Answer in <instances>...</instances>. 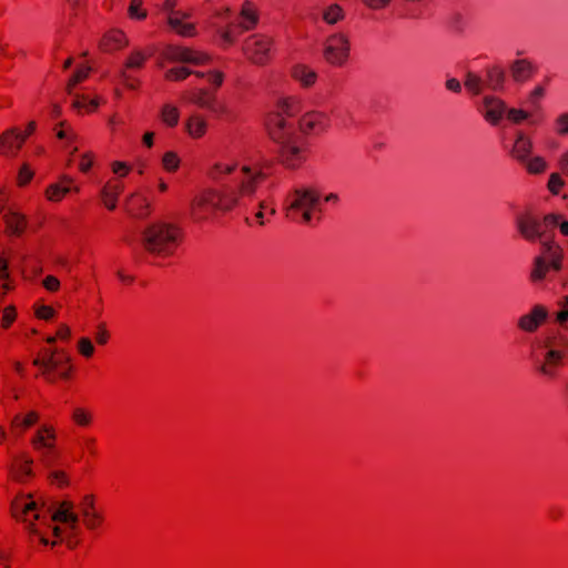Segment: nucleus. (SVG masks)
<instances>
[{
    "instance_id": "obj_62",
    "label": "nucleus",
    "mask_w": 568,
    "mask_h": 568,
    "mask_svg": "<svg viewBox=\"0 0 568 568\" xmlns=\"http://www.w3.org/2000/svg\"><path fill=\"white\" fill-rule=\"evenodd\" d=\"M528 118V113L520 109H510L508 111V119L515 123H519Z\"/></svg>"
},
{
    "instance_id": "obj_46",
    "label": "nucleus",
    "mask_w": 568,
    "mask_h": 568,
    "mask_svg": "<svg viewBox=\"0 0 568 568\" xmlns=\"http://www.w3.org/2000/svg\"><path fill=\"white\" fill-rule=\"evenodd\" d=\"M143 2L142 0H131L128 14L131 19L136 20H144L148 16V12L145 9H143Z\"/></svg>"
},
{
    "instance_id": "obj_6",
    "label": "nucleus",
    "mask_w": 568,
    "mask_h": 568,
    "mask_svg": "<svg viewBox=\"0 0 568 568\" xmlns=\"http://www.w3.org/2000/svg\"><path fill=\"white\" fill-rule=\"evenodd\" d=\"M290 205L287 206V216L302 223H310L313 216L320 220V194L312 189L294 190L290 194Z\"/></svg>"
},
{
    "instance_id": "obj_22",
    "label": "nucleus",
    "mask_w": 568,
    "mask_h": 568,
    "mask_svg": "<svg viewBox=\"0 0 568 568\" xmlns=\"http://www.w3.org/2000/svg\"><path fill=\"white\" fill-rule=\"evenodd\" d=\"M187 13L182 11L172 12L168 17V24L179 36L192 38L196 36L195 24L185 22L184 19L189 18Z\"/></svg>"
},
{
    "instance_id": "obj_60",
    "label": "nucleus",
    "mask_w": 568,
    "mask_h": 568,
    "mask_svg": "<svg viewBox=\"0 0 568 568\" xmlns=\"http://www.w3.org/2000/svg\"><path fill=\"white\" fill-rule=\"evenodd\" d=\"M82 447L85 452H88L91 456H97V440L93 437H84L82 439Z\"/></svg>"
},
{
    "instance_id": "obj_23",
    "label": "nucleus",
    "mask_w": 568,
    "mask_h": 568,
    "mask_svg": "<svg viewBox=\"0 0 568 568\" xmlns=\"http://www.w3.org/2000/svg\"><path fill=\"white\" fill-rule=\"evenodd\" d=\"M124 190L123 183L119 179H110L101 191V199L109 211L116 209L118 199Z\"/></svg>"
},
{
    "instance_id": "obj_18",
    "label": "nucleus",
    "mask_w": 568,
    "mask_h": 568,
    "mask_svg": "<svg viewBox=\"0 0 568 568\" xmlns=\"http://www.w3.org/2000/svg\"><path fill=\"white\" fill-rule=\"evenodd\" d=\"M57 440L55 429L51 425H42L31 439V445L34 450H47L42 455V460L47 463L50 458V452L54 448Z\"/></svg>"
},
{
    "instance_id": "obj_57",
    "label": "nucleus",
    "mask_w": 568,
    "mask_h": 568,
    "mask_svg": "<svg viewBox=\"0 0 568 568\" xmlns=\"http://www.w3.org/2000/svg\"><path fill=\"white\" fill-rule=\"evenodd\" d=\"M111 169H112V172L114 174L119 175L120 178L126 176L131 171L130 165H128L125 162H122V161L112 162Z\"/></svg>"
},
{
    "instance_id": "obj_4",
    "label": "nucleus",
    "mask_w": 568,
    "mask_h": 568,
    "mask_svg": "<svg viewBox=\"0 0 568 568\" xmlns=\"http://www.w3.org/2000/svg\"><path fill=\"white\" fill-rule=\"evenodd\" d=\"M32 363L40 368L41 375L49 383L70 378L72 366L69 356L62 349L43 347L38 352Z\"/></svg>"
},
{
    "instance_id": "obj_28",
    "label": "nucleus",
    "mask_w": 568,
    "mask_h": 568,
    "mask_svg": "<svg viewBox=\"0 0 568 568\" xmlns=\"http://www.w3.org/2000/svg\"><path fill=\"white\" fill-rule=\"evenodd\" d=\"M73 508L74 506L72 501L64 500L51 516V519L53 521L71 524L72 527H75L79 521V515L74 513Z\"/></svg>"
},
{
    "instance_id": "obj_39",
    "label": "nucleus",
    "mask_w": 568,
    "mask_h": 568,
    "mask_svg": "<svg viewBox=\"0 0 568 568\" xmlns=\"http://www.w3.org/2000/svg\"><path fill=\"white\" fill-rule=\"evenodd\" d=\"M180 119V112L178 108L171 104H164L161 110V120L164 124L170 128L178 125Z\"/></svg>"
},
{
    "instance_id": "obj_27",
    "label": "nucleus",
    "mask_w": 568,
    "mask_h": 568,
    "mask_svg": "<svg viewBox=\"0 0 568 568\" xmlns=\"http://www.w3.org/2000/svg\"><path fill=\"white\" fill-rule=\"evenodd\" d=\"M73 180L62 176L58 182L50 184L45 190V197L51 202H60L72 189Z\"/></svg>"
},
{
    "instance_id": "obj_56",
    "label": "nucleus",
    "mask_w": 568,
    "mask_h": 568,
    "mask_svg": "<svg viewBox=\"0 0 568 568\" xmlns=\"http://www.w3.org/2000/svg\"><path fill=\"white\" fill-rule=\"evenodd\" d=\"M42 285L43 287L51 292V293H54V292H58L60 290V281L57 276L54 275H47L43 281H42Z\"/></svg>"
},
{
    "instance_id": "obj_34",
    "label": "nucleus",
    "mask_w": 568,
    "mask_h": 568,
    "mask_svg": "<svg viewBox=\"0 0 568 568\" xmlns=\"http://www.w3.org/2000/svg\"><path fill=\"white\" fill-rule=\"evenodd\" d=\"M100 105L99 97L89 98L84 94H77L72 101V108L79 113H92Z\"/></svg>"
},
{
    "instance_id": "obj_14",
    "label": "nucleus",
    "mask_w": 568,
    "mask_h": 568,
    "mask_svg": "<svg viewBox=\"0 0 568 568\" xmlns=\"http://www.w3.org/2000/svg\"><path fill=\"white\" fill-rule=\"evenodd\" d=\"M266 128L270 138L277 144L290 142L295 138L294 128L281 112H271L266 119Z\"/></svg>"
},
{
    "instance_id": "obj_64",
    "label": "nucleus",
    "mask_w": 568,
    "mask_h": 568,
    "mask_svg": "<svg viewBox=\"0 0 568 568\" xmlns=\"http://www.w3.org/2000/svg\"><path fill=\"white\" fill-rule=\"evenodd\" d=\"M556 320L560 324L568 321V296L565 297L562 302V310L557 313Z\"/></svg>"
},
{
    "instance_id": "obj_45",
    "label": "nucleus",
    "mask_w": 568,
    "mask_h": 568,
    "mask_svg": "<svg viewBox=\"0 0 568 568\" xmlns=\"http://www.w3.org/2000/svg\"><path fill=\"white\" fill-rule=\"evenodd\" d=\"M344 18V12L341 6L334 3L331 4L323 13V19L329 23L334 24Z\"/></svg>"
},
{
    "instance_id": "obj_12",
    "label": "nucleus",
    "mask_w": 568,
    "mask_h": 568,
    "mask_svg": "<svg viewBox=\"0 0 568 568\" xmlns=\"http://www.w3.org/2000/svg\"><path fill=\"white\" fill-rule=\"evenodd\" d=\"M78 509L82 524L88 530H98L103 526L105 520L104 511L97 505L94 495H84L78 505Z\"/></svg>"
},
{
    "instance_id": "obj_52",
    "label": "nucleus",
    "mask_w": 568,
    "mask_h": 568,
    "mask_svg": "<svg viewBox=\"0 0 568 568\" xmlns=\"http://www.w3.org/2000/svg\"><path fill=\"white\" fill-rule=\"evenodd\" d=\"M465 87L474 94H479L481 91V80L474 73H468L465 80Z\"/></svg>"
},
{
    "instance_id": "obj_8",
    "label": "nucleus",
    "mask_w": 568,
    "mask_h": 568,
    "mask_svg": "<svg viewBox=\"0 0 568 568\" xmlns=\"http://www.w3.org/2000/svg\"><path fill=\"white\" fill-rule=\"evenodd\" d=\"M558 223V216L555 214H548L540 217L531 210H526L519 213L516 217V225L520 235L529 241L536 242L541 240L549 226H555Z\"/></svg>"
},
{
    "instance_id": "obj_25",
    "label": "nucleus",
    "mask_w": 568,
    "mask_h": 568,
    "mask_svg": "<svg viewBox=\"0 0 568 568\" xmlns=\"http://www.w3.org/2000/svg\"><path fill=\"white\" fill-rule=\"evenodd\" d=\"M155 52L156 48L153 44L132 50L124 62L125 69L140 70L144 68L145 62L152 58Z\"/></svg>"
},
{
    "instance_id": "obj_32",
    "label": "nucleus",
    "mask_w": 568,
    "mask_h": 568,
    "mask_svg": "<svg viewBox=\"0 0 568 568\" xmlns=\"http://www.w3.org/2000/svg\"><path fill=\"white\" fill-rule=\"evenodd\" d=\"M532 150V143L529 138L520 134L513 146L511 156L520 163L526 162Z\"/></svg>"
},
{
    "instance_id": "obj_40",
    "label": "nucleus",
    "mask_w": 568,
    "mask_h": 568,
    "mask_svg": "<svg viewBox=\"0 0 568 568\" xmlns=\"http://www.w3.org/2000/svg\"><path fill=\"white\" fill-rule=\"evenodd\" d=\"M91 68L87 65L79 67L74 73L71 75L67 83V92L69 94L72 93L73 89L81 82H83L90 74Z\"/></svg>"
},
{
    "instance_id": "obj_10",
    "label": "nucleus",
    "mask_w": 568,
    "mask_h": 568,
    "mask_svg": "<svg viewBox=\"0 0 568 568\" xmlns=\"http://www.w3.org/2000/svg\"><path fill=\"white\" fill-rule=\"evenodd\" d=\"M274 40L272 37L255 33L247 37L242 44V52L246 60L255 65H266L272 60Z\"/></svg>"
},
{
    "instance_id": "obj_33",
    "label": "nucleus",
    "mask_w": 568,
    "mask_h": 568,
    "mask_svg": "<svg viewBox=\"0 0 568 568\" xmlns=\"http://www.w3.org/2000/svg\"><path fill=\"white\" fill-rule=\"evenodd\" d=\"M185 128L191 138L200 139L206 133L207 123L202 115L192 114L187 119V121L185 123Z\"/></svg>"
},
{
    "instance_id": "obj_26",
    "label": "nucleus",
    "mask_w": 568,
    "mask_h": 568,
    "mask_svg": "<svg viewBox=\"0 0 568 568\" xmlns=\"http://www.w3.org/2000/svg\"><path fill=\"white\" fill-rule=\"evenodd\" d=\"M537 67L526 59H519L510 65V73L516 82H526L536 73Z\"/></svg>"
},
{
    "instance_id": "obj_35",
    "label": "nucleus",
    "mask_w": 568,
    "mask_h": 568,
    "mask_svg": "<svg viewBox=\"0 0 568 568\" xmlns=\"http://www.w3.org/2000/svg\"><path fill=\"white\" fill-rule=\"evenodd\" d=\"M275 112H281L284 118L285 115L295 116L302 111V102L297 98L287 97L278 100Z\"/></svg>"
},
{
    "instance_id": "obj_36",
    "label": "nucleus",
    "mask_w": 568,
    "mask_h": 568,
    "mask_svg": "<svg viewBox=\"0 0 568 568\" xmlns=\"http://www.w3.org/2000/svg\"><path fill=\"white\" fill-rule=\"evenodd\" d=\"M32 464L33 460L27 457L16 460L13 465L14 478L21 483L27 481L33 474Z\"/></svg>"
},
{
    "instance_id": "obj_2",
    "label": "nucleus",
    "mask_w": 568,
    "mask_h": 568,
    "mask_svg": "<svg viewBox=\"0 0 568 568\" xmlns=\"http://www.w3.org/2000/svg\"><path fill=\"white\" fill-rule=\"evenodd\" d=\"M184 241L183 229L175 223L155 222L141 234V246L145 254L156 260L173 257Z\"/></svg>"
},
{
    "instance_id": "obj_30",
    "label": "nucleus",
    "mask_w": 568,
    "mask_h": 568,
    "mask_svg": "<svg viewBox=\"0 0 568 568\" xmlns=\"http://www.w3.org/2000/svg\"><path fill=\"white\" fill-rule=\"evenodd\" d=\"M291 75L305 88L312 87L317 79L315 71L305 64L294 65L291 70Z\"/></svg>"
},
{
    "instance_id": "obj_3",
    "label": "nucleus",
    "mask_w": 568,
    "mask_h": 568,
    "mask_svg": "<svg viewBox=\"0 0 568 568\" xmlns=\"http://www.w3.org/2000/svg\"><path fill=\"white\" fill-rule=\"evenodd\" d=\"M544 348L542 359L536 371L548 379H555L560 368L568 363V336L560 333L549 336L544 341Z\"/></svg>"
},
{
    "instance_id": "obj_42",
    "label": "nucleus",
    "mask_w": 568,
    "mask_h": 568,
    "mask_svg": "<svg viewBox=\"0 0 568 568\" xmlns=\"http://www.w3.org/2000/svg\"><path fill=\"white\" fill-rule=\"evenodd\" d=\"M523 164L530 174H539L545 172L547 169V163L541 156H535L529 160L527 159Z\"/></svg>"
},
{
    "instance_id": "obj_17",
    "label": "nucleus",
    "mask_w": 568,
    "mask_h": 568,
    "mask_svg": "<svg viewBox=\"0 0 568 568\" xmlns=\"http://www.w3.org/2000/svg\"><path fill=\"white\" fill-rule=\"evenodd\" d=\"M26 142V135L19 128H11L0 134V155L14 158Z\"/></svg>"
},
{
    "instance_id": "obj_41",
    "label": "nucleus",
    "mask_w": 568,
    "mask_h": 568,
    "mask_svg": "<svg viewBox=\"0 0 568 568\" xmlns=\"http://www.w3.org/2000/svg\"><path fill=\"white\" fill-rule=\"evenodd\" d=\"M72 420L80 427H88L92 423V414L83 407H77L72 413Z\"/></svg>"
},
{
    "instance_id": "obj_51",
    "label": "nucleus",
    "mask_w": 568,
    "mask_h": 568,
    "mask_svg": "<svg viewBox=\"0 0 568 568\" xmlns=\"http://www.w3.org/2000/svg\"><path fill=\"white\" fill-rule=\"evenodd\" d=\"M501 116L503 108L499 101L494 102L491 106L487 108L485 118L491 123H497Z\"/></svg>"
},
{
    "instance_id": "obj_31",
    "label": "nucleus",
    "mask_w": 568,
    "mask_h": 568,
    "mask_svg": "<svg viewBox=\"0 0 568 568\" xmlns=\"http://www.w3.org/2000/svg\"><path fill=\"white\" fill-rule=\"evenodd\" d=\"M6 231L13 235H21L27 227V220L24 215L10 212L4 214Z\"/></svg>"
},
{
    "instance_id": "obj_54",
    "label": "nucleus",
    "mask_w": 568,
    "mask_h": 568,
    "mask_svg": "<svg viewBox=\"0 0 568 568\" xmlns=\"http://www.w3.org/2000/svg\"><path fill=\"white\" fill-rule=\"evenodd\" d=\"M562 187H564V181H562L561 176L558 173L550 174L549 180H548V190L552 194L558 195L560 193V191L562 190Z\"/></svg>"
},
{
    "instance_id": "obj_9",
    "label": "nucleus",
    "mask_w": 568,
    "mask_h": 568,
    "mask_svg": "<svg viewBox=\"0 0 568 568\" xmlns=\"http://www.w3.org/2000/svg\"><path fill=\"white\" fill-rule=\"evenodd\" d=\"M175 62L204 65L211 62V57L189 47L165 44L159 53L158 67L163 68L165 63Z\"/></svg>"
},
{
    "instance_id": "obj_55",
    "label": "nucleus",
    "mask_w": 568,
    "mask_h": 568,
    "mask_svg": "<svg viewBox=\"0 0 568 568\" xmlns=\"http://www.w3.org/2000/svg\"><path fill=\"white\" fill-rule=\"evenodd\" d=\"M49 479L52 484L59 487L67 486L69 484L68 475L63 470H55L49 475Z\"/></svg>"
},
{
    "instance_id": "obj_61",
    "label": "nucleus",
    "mask_w": 568,
    "mask_h": 568,
    "mask_svg": "<svg viewBox=\"0 0 568 568\" xmlns=\"http://www.w3.org/2000/svg\"><path fill=\"white\" fill-rule=\"evenodd\" d=\"M362 2L369 9L381 10L388 7L392 0H362Z\"/></svg>"
},
{
    "instance_id": "obj_15",
    "label": "nucleus",
    "mask_w": 568,
    "mask_h": 568,
    "mask_svg": "<svg viewBox=\"0 0 568 568\" xmlns=\"http://www.w3.org/2000/svg\"><path fill=\"white\" fill-rule=\"evenodd\" d=\"M182 100L187 103H192L200 109L217 112L220 110V105L217 102L216 93L212 90L206 89H191L186 90L182 93Z\"/></svg>"
},
{
    "instance_id": "obj_59",
    "label": "nucleus",
    "mask_w": 568,
    "mask_h": 568,
    "mask_svg": "<svg viewBox=\"0 0 568 568\" xmlns=\"http://www.w3.org/2000/svg\"><path fill=\"white\" fill-rule=\"evenodd\" d=\"M93 154L92 153H84L82 156H81V160H80V163H79V170L83 173H87L89 172V170L92 168L93 165Z\"/></svg>"
},
{
    "instance_id": "obj_21",
    "label": "nucleus",
    "mask_w": 568,
    "mask_h": 568,
    "mask_svg": "<svg viewBox=\"0 0 568 568\" xmlns=\"http://www.w3.org/2000/svg\"><path fill=\"white\" fill-rule=\"evenodd\" d=\"M129 44V40L125 33L118 29H112L104 33L99 42L101 51L112 53L125 48Z\"/></svg>"
},
{
    "instance_id": "obj_16",
    "label": "nucleus",
    "mask_w": 568,
    "mask_h": 568,
    "mask_svg": "<svg viewBox=\"0 0 568 568\" xmlns=\"http://www.w3.org/2000/svg\"><path fill=\"white\" fill-rule=\"evenodd\" d=\"M278 156L282 164L288 169L300 168L306 160L307 150L306 148L298 145L295 138L290 142L281 143Z\"/></svg>"
},
{
    "instance_id": "obj_44",
    "label": "nucleus",
    "mask_w": 568,
    "mask_h": 568,
    "mask_svg": "<svg viewBox=\"0 0 568 568\" xmlns=\"http://www.w3.org/2000/svg\"><path fill=\"white\" fill-rule=\"evenodd\" d=\"M162 166L165 171L173 173L180 168V158L173 151H168L162 156Z\"/></svg>"
},
{
    "instance_id": "obj_7",
    "label": "nucleus",
    "mask_w": 568,
    "mask_h": 568,
    "mask_svg": "<svg viewBox=\"0 0 568 568\" xmlns=\"http://www.w3.org/2000/svg\"><path fill=\"white\" fill-rule=\"evenodd\" d=\"M258 22V8L252 1H245L237 16V23L227 22L226 27L219 31V34L226 45H233L240 34L254 30Z\"/></svg>"
},
{
    "instance_id": "obj_37",
    "label": "nucleus",
    "mask_w": 568,
    "mask_h": 568,
    "mask_svg": "<svg viewBox=\"0 0 568 568\" xmlns=\"http://www.w3.org/2000/svg\"><path fill=\"white\" fill-rule=\"evenodd\" d=\"M190 75L200 77L203 74L199 71H192L186 67H174L165 71L164 80L170 82H179L185 80Z\"/></svg>"
},
{
    "instance_id": "obj_50",
    "label": "nucleus",
    "mask_w": 568,
    "mask_h": 568,
    "mask_svg": "<svg viewBox=\"0 0 568 568\" xmlns=\"http://www.w3.org/2000/svg\"><path fill=\"white\" fill-rule=\"evenodd\" d=\"M17 318V310L13 305L4 307L1 316V327L8 329Z\"/></svg>"
},
{
    "instance_id": "obj_63",
    "label": "nucleus",
    "mask_w": 568,
    "mask_h": 568,
    "mask_svg": "<svg viewBox=\"0 0 568 568\" xmlns=\"http://www.w3.org/2000/svg\"><path fill=\"white\" fill-rule=\"evenodd\" d=\"M556 124H557V132L559 134H568V113H564L561 114L557 121H556Z\"/></svg>"
},
{
    "instance_id": "obj_48",
    "label": "nucleus",
    "mask_w": 568,
    "mask_h": 568,
    "mask_svg": "<svg viewBox=\"0 0 568 568\" xmlns=\"http://www.w3.org/2000/svg\"><path fill=\"white\" fill-rule=\"evenodd\" d=\"M33 176L34 172L31 170L30 165L28 163L22 164L17 176L18 186L23 187L28 185Z\"/></svg>"
},
{
    "instance_id": "obj_58",
    "label": "nucleus",
    "mask_w": 568,
    "mask_h": 568,
    "mask_svg": "<svg viewBox=\"0 0 568 568\" xmlns=\"http://www.w3.org/2000/svg\"><path fill=\"white\" fill-rule=\"evenodd\" d=\"M54 310L49 305H41L36 310V316L40 320L49 321L54 316Z\"/></svg>"
},
{
    "instance_id": "obj_5",
    "label": "nucleus",
    "mask_w": 568,
    "mask_h": 568,
    "mask_svg": "<svg viewBox=\"0 0 568 568\" xmlns=\"http://www.w3.org/2000/svg\"><path fill=\"white\" fill-rule=\"evenodd\" d=\"M564 252L555 242L545 240L541 242V253L535 257L529 280L539 283L546 280L550 273H559L562 268Z\"/></svg>"
},
{
    "instance_id": "obj_11",
    "label": "nucleus",
    "mask_w": 568,
    "mask_h": 568,
    "mask_svg": "<svg viewBox=\"0 0 568 568\" xmlns=\"http://www.w3.org/2000/svg\"><path fill=\"white\" fill-rule=\"evenodd\" d=\"M41 510L30 494H18L10 505L11 516L16 520L27 523L30 532H37L33 520L40 518Z\"/></svg>"
},
{
    "instance_id": "obj_24",
    "label": "nucleus",
    "mask_w": 568,
    "mask_h": 568,
    "mask_svg": "<svg viewBox=\"0 0 568 568\" xmlns=\"http://www.w3.org/2000/svg\"><path fill=\"white\" fill-rule=\"evenodd\" d=\"M128 213L136 219H145L151 214V204L149 200L139 193L132 194L126 200Z\"/></svg>"
},
{
    "instance_id": "obj_20",
    "label": "nucleus",
    "mask_w": 568,
    "mask_h": 568,
    "mask_svg": "<svg viewBox=\"0 0 568 568\" xmlns=\"http://www.w3.org/2000/svg\"><path fill=\"white\" fill-rule=\"evenodd\" d=\"M548 317V311L542 305H535L530 313L523 315L518 321V327L527 333H532L542 325Z\"/></svg>"
},
{
    "instance_id": "obj_29",
    "label": "nucleus",
    "mask_w": 568,
    "mask_h": 568,
    "mask_svg": "<svg viewBox=\"0 0 568 568\" xmlns=\"http://www.w3.org/2000/svg\"><path fill=\"white\" fill-rule=\"evenodd\" d=\"M40 419V415L36 410H30L26 415L17 414L11 420V430L18 433H24L32 426H34Z\"/></svg>"
},
{
    "instance_id": "obj_49",
    "label": "nucleus",
    "mask_w": 568,
    "mask_h": 568,
    "mask_svg": "<svg viewBox=\"0 0 568 568\" xmlns=\"http://www.w3.org/2000/svg\"><path fill=\"white\" fill-rule=\"evenodd\" d=\"M199 78H206V81L214 87L213 91H216L222 87L224 82V73L219 70L209 71L207 73H203Z\"/></svg>"
},
{
    "instance_id": "obj_13",
    "label": "nucleus",
    "mask_w": 568,
    "mask_h": 568,
    "mask_svg": "<svg viewBox=\"0 0 568 568\" xmlns=\"http://www.w3.org/2000/svg\"><path fill=\"white\" fill-rule=\"evenodd\" d=\"M349 54V41L344 34L327 38L324 48L325 60L333 65H342Z\"/></svg>"
},
{
    "instance_id": "obj_19",
    "label": "nucleus",
    "mask_w": 568,
    "mask_h": 568,
    "mask_svg": "<svg viewBox=\"0 0 568 568\" xmlns=\"http://www.w3.org/2000/svg\"><path fill=\"white\" fill-rule=\"evenodd\" d=\"M328 123V116L317 111L305 113L298 122L304 134H320L327 129Z\"/></svg>"
},
{
    "instance_id": "obj_47",
    "label": "nucleus",
    "mask_w": 568,
    "mask_h": 568,
    "mask_svg": "<svg viewBox=\"0 0 568 568\" xmlns=\"http://www.w3.org/2000/svg\"><path fill=\"white\" fill-rule=\"evenodd\" d=\"M77 349L81 356L89 359L94 355V345L89 337H81L78 341Z\"/></svg>"
},
{
    "instance_id": "obj_43",
    "label": "nucleus",
    "mask_w": 568,
    "mask_h": 568,
    "mask_svg": "<svg viewBox=\"0 0 568 568\" xmlns=\"http://www.w3.org/2000/svg\"><path fill=\"white\" fill-rule=\"evenodd\" d=\"M237 165L235 163H216L210 170V175L213 179H219L222 175H229L236 172Z\"/></svg>"
},
{
    "instance_id": "obj_53",
    "label": "nucleus",
    "mask_w": 568,
    "mask_h": 568,
    "mask_svg": "<svg viewBox=\"0 0 568 568\" xmlns=\"http://www.w3.org/2000/svg\"><path fill=\"white\" fill-rule=\"evenodd\" d=\"M110 336L111 335H110V332L106 328L105 323H100L97 326V331H95V334H94L95 343L98 345H105V344H108V342L110 339Z\"/></svg>"
},
{
    "instance_id": "obj_38",
    "label": "nucleus",
    "mask_w": 568,
    "mask_h": 568,
    "mask_svg": "<svg viewBox=\"0 0 568 568\" xmlns=\"http://www.w3.org/2000/svg\"><path fill=\"white\" fill-rule=\"evenodd\" d=\"M505 80V72L499 67H493L487 72L486 84L493 90H498L503 87Z\"/></svg>"
},
{
    "instance_id": "obj_1",
    "label": "nucleus",
    "mask_w": 568,
    "mask_h": 568,
    "mask_svg": "<svg viewBox=\"0 0 568 568\" xmlns=\"http://www.w3.org/2000/svg\"><path fill=\"white\" fill-rule=\"evenodd\" d=\"M239 173L237 192L205 190L193 199L191 215L194 221H206L213 217L217 211L232 210L239 204L240 199L253 196L257 187L272 175L273 162L264 161L252 165H242Z\"/></svg>"
}]
</instances>
